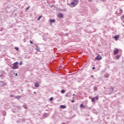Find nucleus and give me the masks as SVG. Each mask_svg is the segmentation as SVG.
Returning a JSON list of instances; mask_svg holds the SVG:
<instances>
[{
  "label": "nucleus",
  "instance_id": "nucleus-1",
  "mask_svg": "<svg viewBox=\"0 0 124 124\" xmlns=\"http://www.w3.org/2000/svg\"><path fill=\"white\" fill-rule=\"evenodd\" d=\"M18 62H16L13 64V67H12V68L13 69H17L18 68L19 66H18Z\"/></svg>",
  "mask_w": 124,
  "mask_h": 124
},
{
  "label": "nucleus",
  "instance_id": "nucleus-2",
  "mask_svg": "<svg viewBox=\"0 0 124 124\" xmlns=\"http://www.w3.org/2000/svg\"><path fill=\"white\" fill-rule=\"evenodd\" d=\"M78 3V0H73L72 2H71V5L72 6H76V5Z\"/></svg>",
  "mask_w": 124,
  "mask_h": 124
},
{
  "label": "nucleus",
  "instance_id": "nucleus-3",
  "mask_svg": "<svg viewBox=\"0 0 124 124\" xmlns=\"http://www.w3.org/2000/svg\"><path fill=\"white\" fill-rule=\"evenodd\" d=\"M116 14H118V16L121 15V14H123V10L121 9L118 10L116 12Z\"/></svg>",
  "mask_w": 124,
  "mask_h": 124
},
{
  "label": "nucleus",
  "instance_id": "nucleus-4",
  "mask_svg": "<svg viewBox=\"0 0 124 124\" xmlns=\"http://www.w3.org/2000/svg\"><path fill=\"white\" fill-rule=\"evenodd\" d=\"M95 60L97 61H100L101 60V56L100 55H98L95 58Z\"/></svg>",
  "mask_w": 124,
  "mask_h": 124
},
{
  "label": "nucleus",
  "instance_id": "nucleus-5",
  "mask_svg": "<svg viewBox=\"0 0 124 124\" xmlns=\"http://www.w3.org/2000/svg\"><path fill=\"white\" fill-rule=\"evenodd\" d=\"M58 17H59V18H62L63 15L62 13H59L58 15Z\"/></svg>",
  "mask_w": 124,
  "mask_h": 124
},
{
  "label": "nucleus",
  "instance_id": "nucleus-6",
  "mask_svg": "<svg viewBox=\"0 0 124 124\" xmlns=\"http://www.w3.org/2000/svg\"><path fill=\"white\" fill-rule=\"evenodd\" d=\"M118 53H119V50L118 49H116L113 52L114 55H117Z\"/></svg>",
  "mask_w": 124,
  "mask_h": 124
},
{
  "label": "nucleus",
  "instance_id": "nucleus-7",
  "mask_svg": "<svg viewBox=\"0 0 124 124\" xmlns=\"http://www.w3.org/2000/svg\"><path fill=\"white\" fill-rule=\"evenodd\" d=\"M60 108H61L62 109H65V108H66V106L61 105Z\"/></svg>",
  "mask_w": 124,
  "mask_h": 124
},
{
  "label": "nucleus",
  "instance_id": "nucleus-8",
  "mask_svg": "<svg viewBox=\"0 0 124 124\" xmlns=\"http://www.w3.org/2000/svg\"><path fill=\"white\" fill-rule=\"evenodd\" d=\"M49 22L50 24H52L53 23H55V22H56V20L55 19H50Z\"/></svg>",
  "mask_w": 124,
  "mask_h": 124
},
{
  "label": "nucleus",
  "instance_id": "nucleus-9",
  "mask_svg": "<svg viewBox=\"0 0 124 124\" xmlns=\"http://www.w3.org/2000/svg\"><path fill=\"white\" fill-rule=\"evenodd\" d=\"M119 35H116L114 37V38H115V40L117 41L118 39H119Z\"/></svg>",
  "mask_w": 124,
  "mask_h": 124
},
{
  "label": "nucleus",
  "instance_id": "nucleus-10",
  "mask_svg": "<svg viewBox=\"0 0 124 124\" xmlns=\"http://www.w3.org/2000/svg\"><path fill=\"white\" fill-rule=\"evenodd\" d=\"M36 51H38V52H39L40 51V48H39V47L37 46H36Z\"/></svg>",
  "mask_w": 124,
  "mask_h": 124
},
{
  "label": "nucleus",
  "instance_id": "nucleus-11",
  "mask_svg": "<svg viewBox=\"0 0 124 124\" xmlns=\"http://www.w3.org/2000/svg\"><path fill=\"white\" fill-rule=\"evenodd\" d=\"M21 97H22L21 96H16V97H15V98H16V99H20V98H21Z\"/></svg>",
  "mask_w": 124,
  "mask_h": 124
},
{
  "label": "nucleus",
  "instance_id": "nucleus-12",
  "mask_svg": "<svg viewBox=\"0 0 124 124\" xmlns=\"http://www.w3.org/2000/svg\"><path fill=\"white\" fill-rule=\"evenodd\" d=\"M35 87L36 88H38L39 87V84H38V83H36L35 84Z\"/></svg>",
  "mask_w": 124,
  "mask_h": 124
},
{
  "label": "nucleus",
  "instance_id": "nucleus-13",
  "mask_svg": "<svg viewBox=\"0 0 124 124\" xmlns=\"http://www.w3.org/2000/svg\"><path fill=\"white\" fill-rule=\"evenodd\" d=\"M113 91H114V88L112 87L110 89V94H111V93H113Z\"/></svg>",
  "mask_w": 124,
  "mask_h": 124
},
{
  "label": "nucleus",
  "instance_id": "nucleus-14",
  "mask_svg": "<svg viewBox=\"0 0 124 124\" xmlns=\"http://www.w3.org/2000/svg\"><path fill=\"white\" fill-rule=\"evenodd\" d=\"M0 73H1V74L0 75V77H1L3 75V74L4 73V72L1 71V72H0Z\"/></svg>",
  "mask_w": 124,
  "mask_h": 124
},
{
  "label": "nucleus",
  "instance_id": "nucleus-15",
  "mask_svg": "<svg viewBox=\"0 0 124 124\" xmlns=\"http://www.w3.org/2000/svg\"><path fill=\"white\" fill-rule=\"evenodd\" d=\"M23 107L24 109H27L28 108V106H27L26 105H24Z\"/></svg>",
  "mask_w": 124,
  "mask_h": 124
},
{
  "label": "nucleus",
  "instance_id": "nucleus-16",
  "mask_svg": "<svg viewBox=\"0 0 124 124\" xmlns=\"http://www.w3.org/2000/svg\"><path fill=\"white\" fill-rule=\"evenodd\" d=\"M92 102H94L95 101V99L94 98V97L92 98Z\"/></svg>",
  "mask_w": 124,
  "mask_h": 124
},
{
  "label": "nucleus",
  "instance_id": "nucleus-17",
  "mask_svg": "<svg viewBox=\"0 0 124 124\" xmlns=\"http://www.w3.org/2000/svg\"><path fill=\"white\" fill-rule=\"evenodd\" d=\"M80 107L81 108H85V106H84V105H83V104H81L80 105Z\"/></svg>",
  "mask_w": 124,
  "mask_h": 124
},
{
  "label": "nucleus",
  "instance_id": "nucleus-18",
  "mask_svg": "<svg viewBox=\"0 0 124 124\" xmlns=\"http://www.w3.org/2000/svg\"><path fill=\"white\" fill-rule=\"evenodd\" d=\"M41 17H42V16H39V17L37 19V20L39 21V20H40V19H41Z\"/></svg>",
  "mask_w": 124,
  "mask_h": 124
},
{
  "label": "nucleus",
  "instance_id": "nucleus-19",
  "mask_svg": "<svg viewBox=\"0 0 124 124\" xmlns=\"http://www.w3.org/2000/svg\"><path fill=\"white\" fill-rule=\"evenodd\" d=\"M95 100H98V96L94 97Z\"/></svg>",
  "mask_w": 124,
  "mask_h": 124
},
{
  "label": "nucleus",
  "instance_id": "nucleus-20",
  "mask_svg": "<svg viewBox=\"0 0 124 124\" xmlns=\"http://www.w3.org/2000/svg\"><path fill=\"white\" fill-rule=\"evenodd\" d=\"M121 20L122 21H123V20H124V16H121Z\"/></svg>",
  "mask_w": 124,
  "mask_h": 124
},
{
  "label": "nucleus",
  "instance_id": "nucleus-21",
  "mask_svg": "<svg viewBox=\"0 0 124 124\" xmlns=\"http://www.w3.org/2000/svg\"><path fill=\"white\" fill-rule=\"evenodd\" d=\"M65 91H64V90H62V91H61V93H65Z\"/></svg>",
  "mask_w": 124,
  "mask_h": 124
},
{
  "label": "nucleus",
  "instance_id": "nucleus-22",
  "mask_svg": "<svg viewBox=\"0 0 124 124\" xmlns=\"http://www.w3.org/2000/svg\"><path fill=\"white\" fill-rule=\"evenodd\" d=\"M15 49H16V51H19V48L18 47H16L15 48Z\"/></svg>",
  "mask_w": 124,
  "mask_h": 124
},
{
  "label": "nucleus",
  "instance_id": "nucleus-23",
  "mask_svg": "<svg viewBox=\"0 0 124 124\" xmlns=\"http://www.w3.org/2000/svg\"><path fill=\"white\" fill-rule=\"evenodd\" d=\"M3 116H6V112H4V113H3L2 114Z\"/></svg>",
  "mask_w": 124,
  "mask_h": 124
},
{
  "label": "nucleus",
  "instance_id": "nucleus-24",
  "mask_svg": "<svg viewBox=\"0 0 124 124\" xmlns=\"http://www.w3.org/2000/svg\"><path fill=\"white\" fill-rule=\"evenodd\" d=\"M20 65H22L23 64V62L21 61L19 63Z\"/></svg>",
  "mask_w": 124,
  "mask_h": 124
},
{
  "label": "nucleus",
  "instance_id": "nucleus-25",
  "mask_svg": "<svg viewBox=\"0 0 124 124\" xmlns=\"http://www.w3.org/2000/svg\"><path fill=\"white\" fill-rule=\"evenodd\" d=\"M96 90H97V87H94V91H96Z\"/></svg>",
  "mask_w": 124,
  "mask_h": 124
},
{
  "label": "nucleus",
  "instance_id": "nucleus-26",
  "mask_svg": "<svg viewBox=\"0 0 124 124\" xmlns=\"http://www.w3.org/2000/svg\"><path fill=\"white\" fill-rule=\"evenodd\" d=\"M119 58H120V56L117 55V56H116V59H119Z\"/></svg>",
  "mask_w": 124,
  "mask_h": 124
},
{
  "label": "nucleus",
  "instance_id": "nucleus-27",
  "mask_svg": "<svg viewBox=\"0 0 124 124\" xmlns=\"http://www.w3.org/2000/svg\"><path fill=\"white\" fill-rule=\"evenodd\" d=\"M68 94H69V93H67V94H66L65 96H66V97H68Z\"/></svg>",
  "mask_w": 124,
  "mask_h": 124
},
{
  "label": "nucleus",
  "instance_id": "nucleus-28",
  "mask_svg": "<svg viewBox=\"0 0 124 124\" xmlns=\"http://www.w3.org/2000/svg\"><path fill=\"white\" fill-rule=\"evenodd\" d=\"M49 100L50 101H52L53 100V97H50Z\"/></svg>",
  "mask_w": 124,
  "mask_h": 124
},
{
  "label": "nucleus",
  "instance_id": "nucleus-29",
  "mask_svg": "<svg viewBox=\"0 0 124 124\" xmlns=\"http://www.w3.org/2000/svg\"><path fill=\"white\" fill-rule=\"evenodd\" d=\"M101 1H103V2H105L106 1V0H101Z\"/></svg>",
  "mask_w": 124,
  "mask_h": 124
},
{
  "label": "nucleus",
  "instance_id": "nucleus-30",
  "mask_svg": "<svg viewBox=\"0 0 124 124\" xmlns=\"http://www.w3.org/2000/svg\"><path fill=\"white\" fill-rule=\"evenodd\" d=\"M73 96H74L73 98H74V97L76 96V95H75V94H73Z\"/></svg>",
  "mask_w": 124,
  "mask_h": 124
},
{
  "label": "nucleus",
  "instance_id": "nucleus-31",
  "mask_svg": "<svg viewBox=\"0 0 124 124\" xmlns=\"http://www.w3.org/2000/svg\"><path fill=\"white\" fill-rule=\"evenodd\" d=\"M10 97H14V95H11Z\"/></svg>",
  "mask_w": 124,
  "mask_h": 124
},
{
  "label": "nucleus",
  "instance_id": "nucleus-32",
  "mask_svg": "<svg viewBox=\"0 0 124 124\" xmlns=\"http://www.w3.org/2000/svg\"><path fill=\"white\" fill-rule=\"evenodd\" d=\"M30 43H31V44H32V43H33V42H32V41H30Z\"/></svg>",
  "mask_w": 124,
  "mask_h": 124
},
{
  "label": "nucleus",
  "instance_id": "nucleus-33",
  "mask_svg": "<svg viewBox=\"0 0 124 124\" xmlns=\"http://www.w3.org/2000/svg\"><path fill=\"white\" fill-rule=\"evenodd\" d=\"M29 8H30V7H28L26 8V10H28Z\"/></svg>",
  "mask_w": 124,
  "mask_h": 124
},
{
  "label": "nucleus",
  "instance_id": "nucleus-34",
  "mask_svg": "<svg viewBox=\"0 0 124 124\" xmlns=\"http://www.w3.org/2000/svg\"><path fill=\"white\" fill-rule=\"evenodd\" d=\"M74 102H75V101H74V100H72L71 101V102H72V103H73Z\"/></svg>",
  "mask_w": 124,
  "mask_h": 124
},
{
  "label": "nucleus",
  "instance_id": "nucleus-35",
  "mask_svg": "<svg viewBox=\"0 0 124 124\" xmlns=\"http://www.w3.org/2000/svg\"><path fill=\"white\" fill-rule=\"evenodd\" d=\"M47 115V114L45 113L44 115V117H45V116H46Z\"/></svg>",
  "mask_w": 124,
  "mask_h": 124
},
{
  "label": "nucleus",
  "instance_id": "nucleus-36",
  "mask_svg": "<svg viewBox=\"0 0 124 124\" xmlns=\"http://www.w3.org/2000/svg\"><path fill=\"white\" fill-rule=\"evenodd\" d=\"M88 1H89V2H91V1H92V0H88Z\"/></svg>",
  "mask_w": 124,
  "mask_h": 124
},
{
  "label": "nucleus",
  "instance_id": "nucleus-37",
  "mask_svg": "<svg viewBox=\"0 0 124 124\" xmlns=\"http://www.w3.org/2000/svg\"><path fill=\"white\" fill-rule=\"evenodd\" d=\"M16 76H18V74L16 73Z\"/></svg>",
  "mask_w": 124,
  "mask_h": 124
},
{
  "label": "nucleus",
  "instance_id": "nucleus-38",
  "mask_svg": "<svg viewBox=\"0 0 124 124\" xmlns=\"http://www.w3.org/2000/svg\"><path fill=\"white\" fill-rule=\"evenodd\" d=\"M95 68L94 67H93V68H92V69L93 70V69H94Z\"/></svg>",
  "mask_w": 124,
  "mask_h": 124
},
{
  "label": "nucleus",
  "instance_id": "nucleus-39",
  "mask_svg": "<svg viewBox=\"0 0 124 124\" xmlns=\"http://www.w3.org/2000/svg\"><path fill=\"white\" fill-rule=\"evenodd\" d=\"M92 78H93V76H91Z\"/></svg>",
  "mask_w": 124,
  "mask_h": 124
},
{
  "label": "nucleus",
  "instance_id": "nucleus-40",
  "mask_svg": "<svg viewBox=\"0 0 124 124\" xmlns=\"http://www.w3.org/2000/svg\"><path fill=\"white\" fill-rule=\"evenodd\" d=\"M34 93H36V92H34Z\"/></svg>",
  "mask_w": 124,
  "mask_h": 124
},
{
  "label": "nucleus",
  "instance_id": "nucleus-41",
  "mask_svg": "<svg viewBox=\"0 0 124 124\" xmlns=\"http://www.w3.org/2000/svg\"><path fill=\"white\" fill-rule=\"evenodd\" d=\"M62 124H65V123H62Z\"/></svg>",
  "mask_w": 124,
  "mask_h": 124
}]
</instances>
